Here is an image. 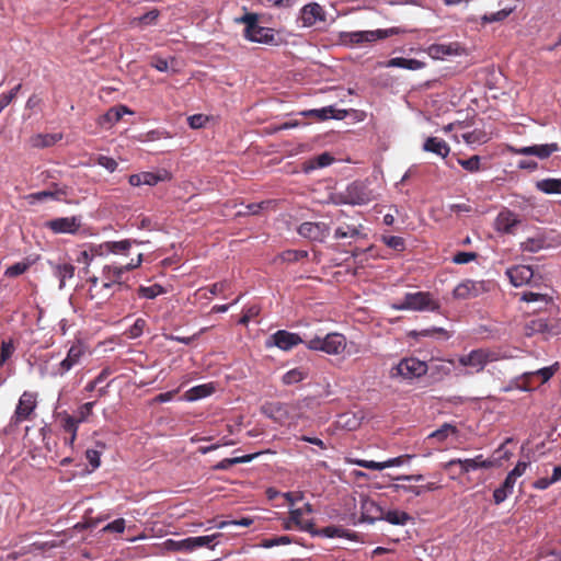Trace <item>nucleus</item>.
<instances>
[{
	"label": "nucleus",
	"instance_id": "obj_52",
	"mask_svg": "<svg viewBox=\"0 0 561 561\" xmlns=\"http://www.w3.org/2000/svg\"><path fill=\"white\" fill-rule=\"evenodd\" d=\"M359 234V229L354 226H345L336 228L334 232L335 239H344V238H356Z\"/></svg>",
	"mask_w": 561,
	"mask_h": 561
},
{
	"label": "nucleus",
	"instance_id": "obj_53",
	"mask_svg": "<svg viewBox=\"0 0 561 561\" xmlns=\"http://www.w3.org/2000/svg\"><path fill=\"white\" fill-rule=\"evenodd\" d=\"M382 241L385 242V244H387L389 248H391L396 251H403L405 248V242L402 237L383 236Z\"/></svg>",
	"mask_w": 561,
	"mask_h": 561
},
{
	"label": "nucleus",
	"instance_id": "obj_46",
	"mask_svg": "<svg viewBox=\"0 0 561 561\" xmlns=\"http://www.w3.org/2000/svg\"><path fill=\"white\" fill-rule=\"evenodd\" d=\"M304 510L302 508H296L291 510L289 512V517L295 523V526L298 527L300 530L304 531H311L313 527V523L309 520H304L302 518Z\"/></svg>",
	"mask_w": 561,
	"mask_h": 561
},
{
	"label": "nucleus",
	"instance_id": "obj_51",
	"mask_svg": "<svg viewBox=\"0 0 561 561\" xmlns=\"http://www.w3.org/2000/svg\"><path fill=\"white\" fill-rule=\"evenodd\" d=\"M536 378H526V373L515 380V388L523 391H533L538 385H535Z\"/></svg>",
	"mask_w": 561,
	"mask_h": 561
},
{
	"label": "nucleus",
	"instance_id": "obj_64",
	"mask_svg": "<svg viewBox=\"0 0 561 561\" xmlns=\"http://www.w3.org/2000/svg\"><path fill=\"white\" fill-rule=\"evenodd\" d=\"M98 164L105 168L110 172H114L118 165L115 159L107 156H100L98 158Z\"/></svg>",
	"mask_w": 561,
	"mask_h": 561
},
{
	"label": "nucleus",
	"instance_id": "obj_61",
	"mask_svg": "<svg viewBox=\"0 0 561 561\" xmlns=\"http://www.w3.org/2000/svg\"><path fill=\"white\" fill-rule=\"evenodd\" d=\"M478 254L476 252H458L455 254L453 261L456 264H467L476 260Z\"/></svg>",
	"mask_w": 561,
	"mask_h": 561
},
{
	"label": "nucleus",
	"instance_id": "obj_34",
	"mask_svg": "<svg viewBox=\"0 0 561 561\" xmlns=\"http://www.w3.org/2000/svg\"><path fill=\"white\" fill-rule=\"evenodd\" d=\"M164 549L172 552H192V540L191 537L182 539V540H174V539H168L163 542Z\"/></svg>",
	"mask_w": 561,
	"mask_h": 561
},
{
	"label": "nucleus",
	"instance_id": "obj_36",
	"mask_svg": "<svg viewBox=\"0 0 561 561\" xmlns=\"http://www.w3.org/2000/svg\"><path fill=\"white\" fill-rule=\"evenodd\" d=\"M547 247L546 238L542 236H536L533 238L526 239L520 243V249L524 252L536 253Z\"/></svg>",
	"mask_w": 561,
	"mask_h": 561
},
{
	"label": "nucleus",
	"instance_id": "obj_41",
	"mask_svg": "<svg viewBox=\"0 0 561 561\" xmlns=\"http://www.w3.org/2000/svg\"><path fill=\"white\" fill-rule=\"evenodd\" d=\"M558 370V363L552 366L540 368L536 371L526 373V378H539L541 383H546Z\"/></svg>",
	"mask_w": 561,
	"mask_h": 561
},
{
	"label": "nucleus",
	"instance_id": "obj_8",
	"mask_svg": "<svg viewBox=\"0 0 561 561\" xmlns=\"http://www.w3.org/2000/svg\"><path fill=\"white\" fill-rule=\"evenodd\" d=\"M37 407V396L31 391H24L19 399L15 411L11 417V424L18 425L30 420Z\"/></svg>",
	"mask_w": 561,
	"mask_h": 561
},
{
	"label": "nucleus",
	"instance_id": "obj_55",
	"mask_svg": "<svg viewBox=\"0 0 561 561\" xmlns=\"http://www.w3.org/2000/svg\"><path fill=\"white\" fill-rule=\"evenodd\" d=\"M21 84L15 85L11 91L0 94V113L16 98Z\"/></svg>",
	"mask_w": 561,
	"mask_h": 561
},
{
	"label": "nucleus",
	"instance_id": "obj_13",
	"mask_svg": "<svg viewBox=\"0 0 561 561\" xmlns=\"http://www.w3.org/2000/svg\"><path fill=\"white\" fill-rule=\"evenodd\" d=\"M299 20L302 26L311 27L316 25L317 22L325 21V11L319 3L310 2L301 8Z\"/></svg>",
	"mask_w": 561,
	"mask_h": 561
},
{
	"label": "nucleus",
	"instance_id": "obj_39",
	"mask_svg": "<svg viewBox=\"0 0 561 561\" xmlns=\"http://www.w3.org/2000/svg\"><path fill=\"white\" fill-rule=\"evenodd\" d=\"M165 293L167 289L159 284H153L151 286H139L137 289L138 297L145 299H154L156 297Z\"/></svg>",
	"mask_w": 561,
	"mask_h": 561
},
{
	"label": "nucleus",
	"instance_id": "obj_7",
	"mask_svg": "<svg viewBox=\"0 0 561 561\" xmlns=\"http://www.w3.org/2000/svg\"><path fill=\"white\" fill-rule=\"evenodd\" d=\"M497 354L488 348H477L467 355L459 357L458 362L461 366L470 367L476 373H480L484 367L494 360H497Z\"/></svg>",
	"mask_w": 561,
	"mask_h": 561
},
{
	"label": "nucleus",
	"instance_id": "obj_30",
	"mask_svg": "<svg viewBox=\"0 0 561 561\" xmlns=\"http://www.w3.org/2000/svg\"><path fill=\"white\" fill-rule=\"evenodd\" d=\"M536 188L545 194H561V179L540 180L536 183Z\"/></svg>",
	"mask_w": 561,
	"mask_h": 561
},
{
	"label": "nucleus",
	"instance_id": "obj_54",
	"mask_svg": "<svg viewBox=\"0 0 561 561\" xmlns=\"http://www.w3.org/2000/svg\"><path fill=\"white\" fill-rule=\"evenodd\" d=\"M480 157L472 156L469 159H459L458 163L469 172H477L480 170Z\"/></svg>",
	"mask_w": 561,
	"mask_h": 561
},
{
	"label": "nucleus",
	"instance_id": "obj_11",
	"mask_svg": "<svg viewBox=\"0 0 561 561\" xmlns=\"http://www.w3.org/2000/svg\"><path fill=\"white\" fill-rule=\"evenodd\" d=\"M506 275L515 287H520L523 285L538 287L537 283L533 282L535 274L533 268L528 265L513 266L506 271Z\"/></svg>",
	"mask_w": 561,
	"mask_h": 561
},
{
	"label": "nucleus",
	"instance_id": "obj_24",
	"mask_svg": "<svg viewBox=\"0 0 561 561\" xmlns=\"http://www.w3.org/2000/svg\"><path fill=\"white\" fill-rule=\"evenodd\" d=\"M479 291L480 285L473 280L467 279L455 287L454 297L457 299H469L477 297Z\"/></svg>",
	"mask_w": 561,
	"mask_h": 561
},
{
	"label": "nucleus",
	"instance_id": "obj_15",
	"mask_svg": "<svg viewBox=\"0 0 561 561\" xmlns=\"http://www.w3.org/2000/svg\"><path fill=\"white\" fill-rule=\"evenodd\" d=\"M298 233L313 241H322L329 234V227L324 222H302Z\"/></svg>",
	"mask_w": 561,
	"mask_h": 561
},
{
	"label": "nucleus",
	"instance_id": "obj_56",
	"mask_svg": "<svg viewBox=\"0 0 561 561\" xmlns=\"http://www.w3.org/2000/svg\"><path fill=\"white\" fill-rule=\"evenodd\" d=\"M304 378H305V374L300 369L294 368V369L288 370L283 376V382L285 385H293V383H297V382L301 381Z\"/></svg>",
	"mask_w": 561,
	"mask_h": 561
},
{
	"label": "nucleus",
	"instance_id": "obj_43",
	"mask_svg": "<svg viewBox=\"0 0 561 561\" xmlns=\"http://www.w3.org/2000/svg\"><path fill=\"white\" fill-rule=\"evenodd\" d=\"M211 393V387L208 385H199L191 388L184 394L185 400L195 401L205 398Z\"/></svg>",
	"mask_w": 561,
	"mask_h": 561
},
{
	"label": "nucleus",
	"instance_id": "obj_22",
	"mask_svg": "<svg viewBox=\"0 0 561 561\" xmlns=\"http://www.w3.org/2000/svg\"><path fill=\"white\" fill-rule=\"evenodd\" d=\"M423 150L446 158L450 152V147L442 138L428 137L423 144Z\"/></svg>",
	"mask_w": 561,
	"mask_h": 561
},
{
	"label": "nucleus",
	"instance_id": "obj_2",
	"mask_svg": "<svg viewBox=\"0 0 561 561\" xmlns=\"http://www.w3.org/2000/svg\"><path fill=\"white\" fill-rule=\"evenodd\" d=\"M396 310L438 311L440 305L428 291L407 293L403 299L392 305Z\"/></svg>",
	"mask_w": 561,
	"mask_h": 561
},
{
	"label": "nucleus",
	"instance_id": "obj_9",
	"mask_svg": "<svg viewBox=\"0 0 561 561\" xmlns=\"http://www.w3.org/2000/svg\"><path fill=\"white\" fill-rule=\"evenodd\" d=\"M342 202L350 205H365L373 201V192L363 182H353L341 195Z\"/></svg>",
	"mask_w": 561,
	"mask_h": 561
},
{
	"label": "nucleus",
	"instance_id": "obj_23",
	"mask_svg": "<svg viewBox=\"0 0 561 561\" xmlns=\"http://www.w3.org/2000/svg\"><path fill=\"white\" fill-rule=\"evenodd\" d=\"M459 45L453 44H432L427 48V54L433 59H443L446 56L458 55Z\"/></svg>",
	"mask_w": 561,
	"mask_h": 561
},
{
	"label": "nucleus",
	"instance_id": "obj_3",
	"mask_svg": "<svg viewBox=\"0 0 561 561\" xmlns=\"http://www.w3.org/2000/svg\"><path fill=\"white\" fill-rule=\"evenodd\" d=\"M239 22L245 25L244 37L247 39L260 44L276 43L274 30L259 25V15L256 13H245L239 19Z\"/></svg>",
	"mask_w": 561,
	"mask_h": 561
},
{
	"label": "nucleus",
	"instance_id": "obj_28",
	"mask_svg": "<svg viewBox=\"0 0 561 561\" xmlns=\"http://www.w3.org/2000/svg\"><path fill=\"white\" fill-rule=\"evenodd\" d=\"M515 482L511 477L506 476L503 483L493 492V501L495 504L503 503L510 494H512Z\"/></svg>",
	"mask_w": 561,
	"mask_h": 561
},
{
	"label": "nucleus",
	"instance_id": "obj_4",
	"mask_svg": "<svg viewBox=\"0 0 561 561\" xmlns=\"http://www.w3.org/2000/svg\"><path fill=\"white\" fill-rule=\"evenodd\" d=\"M307 348L320 351L329 355H340L346 348V337L337 332L328 333L325 336H314L306 342Z\"/></svg>",
	"mask_w": 561,
	"mask_h": 561
},
{
	"label": "nucleus",
	"instance_id": "obj_16",
	"mask_svg": "<svg viewBox=\"0 0 561 561\" xmlns=\"http://www.w3.org/2000/svg\"><path fill=\"white\" fill-rule=\"evenodd\" d=\"M518 216L510 209H504L499 213L495 218V229L499 232L514 233V228L519 225Z\"/></svg>",
	"mask_w": 561,
	"mask_h": 561
},
{
	"label": "nucleus",
	"instance_id": "obj_60",
	"mask_svg": "<svg viewBox=\"0 0 561 561\" xmlns=\"http://www.w3.org/2000/svg\"><path fill=\"white\" fill-rule=\"evenodd\" d=\"M125 530V519L124 518H117L111 523H108L104 528L103 531L107 533H123Z\"/></svg>",
	"mask_w": 561,
	"mask_h": 561
},
{
	"label": "nucleus",
	"instance_id": "obj_19",
	"mask_svg": "<svg viewBox=\"0 0 561 561\" xmlns=\"http://www.w3.org/2000/svg\"><path fill=\"white\" fill-rule=\"evenodd\" d=\"M170 179V174L167 171L163 173H153V172H140L137 174H131L128 179V182L133 186L140 185H150L153 186L161 181H165Z\"/></svg>",
	"mask_w": 561,
	"mask_h": 561
},
{
	"label": "nucleus",
	"instance_id": "obj_44",
	"mask_svg": "<svg viewBox=\"0 0 561 561\" xmlns=\"http://www.w3.org/2000/svg\"><path fill=\"white\" fill-rule=\"evenodd\" d=\"M160 15L159 10L152 9L148 11L147 13L142 14L141 16L134 18L130 22L133 26H146V25H152L156 24L158 18Z\"/></svg>",
	"mask_w": 561,
	"mask_h": 561
},
{
	"label": "nucleus",
	"instance_id": "obj_63",
	"mask_svg": "<svg viewBox=\"0 0 561 561\" xmlns=\"http://www.w3.org/2000/svg\"><path fill=\"white\" fill-rule=\"evenodd\" d=\"M528 466V461H518L516 466L507 473V476L511 477L514 481H516L517 478L522 477L525 473Z\"/></svg>",
	"mask_w": 561,
	"mask_h": 561
},
{
	"label": "nucleus",
	"instance_id": "obj_40",
	"mask_svg": "<svg viewBox=\"0 0 561 561\" xmlns=\"http://www.w3.org/2000/svg\"><path fill=\"white\" fill-rule=\"evenodd\" d=\"M135 241L121 240V241H107L104 242V247L107 248L108 253L113 254H127Z\"/></svg>",
	"mask_w": 561,
	"mask_h": 561
},
{
	"label": "nucleus",
	"instance_id": "obj_14",
	"mask_svg": "<svg viewBox=\"0 0 561 561\" xmlns=\"http://www.w3.org/2000/svg\"><path fill=\"white\" fill-rule=\"evenodd\" d=\"M560 147L557 142L545 144V145H534L528 147H520L516 149H512V151L519 156H536L539 159H547L552 153L559 151Z\"/></svg>",
	"mask_w": 561,
	"mask_h": 561
},
{
	"label": "nucleus",
	"instance_id": "obj_10",
	"mask_svg": "<svg viewBox=\"0 0 561 561\" xmlns=\"http://www.w3.org/2000/svg\"><path fill=\"white\" fill-rule=\"evenodd\" d=\"M85 354V347L81 342L73 343L67 352V356L55 367V376H64L81 363Z\"/></svg>",
	"mask_w": 561,
	"mask_h": 561
},
{
	"label": "nucleus",
	"instance_id": "obj_26",
	"mask_svg": "<svg viewBox=\"0 0 561 561\" xmlns=\"http://www.w3.org/2000/svg\"><path fill=\"white\" fill-rule=\"evenodd\" d=\"M62 139V134H36L30 138V144L33 148H47L51 147Z\"/></svg>",
	"mask_w": 561,
	"mask_h": 561
},
{
	"label": "nucleus",
	"instance_id": "obj_32",
	"mask_svg": "<svg viewBox=\"0 0 561 561\" xmlns=\"http://www.w3.org/2000/svg\"><path fill=\"white\" fill-rule=\"evenodd\" d=\"M450 435H454V436L458 435L457 426L453 425L450 423H444L439 428H437L436 431L432 432L428 435V439H435L438 443H443Z\"/></svg>",
	"mask_w": 561,
	"mask_h": 561
},
{
	"label": "nucleus",
	"instance_id": "obj_25",
	"mask_svg": "<svg viewBox=\"0 0 561 561\" xmlns=\"http://www.w3.org/2000/svg\"><path fill=\"white\" fill-rule=\"evenodd\" d=\"M362 519L374 523L377 519H382V508L374 501L365 499L362 501Z\"/></svg>",
	"mask_w": 561,
	"mask_h": 561
},
{
	"label": "nucleus",
	"instance_id": "obj_21",
	"mask_svg": "<svg viewBox=\"0 0 561 561\" xmlns=\"http://www.w3.org/2000/svg\"><path fill=\"white\" fill-rule=\"evenodd\" d=\"M53 274L59 280V289L65 287L66 280L75 276L76 267L69 262L54 263L49 261Z\"/></svg>",
	"mask_w": 561,
	"mask_h": 561
},
{
	"label": "nucleus",
	"instance_id": "obj_17",
	"mask_svg": "<svg viewBox=\"0 0 561 561\" xmlns=\"http://www.w3.org/2000/svg\"><path fill=\"white\" fill-rule=\"evenodd\" d=\"M300 114L306 117H314L318 122H324L329 118L343 119L347 112L345 110H336L330 105L322 108L302 111Z\"/></svg>",
	"mask_w": 561,
	"mask_h": 561
},
{
	"label": "nucleus",
	"instance_id": "obj_29",
	"mask_svg": "<svg viewBox=\"0 0 561 561\" xmlns=\"http://www.w3.org/2000/svg\"><path fill=\"white\" fill-rule=\"evenodd\" d=\"M176 64L175 57H170L169 59L161 57L158 54H154L150 57V66L160 72H167L169 69L172 71H176L174 68Z\"/></svg>",
	"mask_w": 561,
	"mask_h": 561
},
{
	"label": "nucleus",
	"instance_id": "obj_42",
	"mask_svg": "<svg viewBox=\"0 0 561 561\" xmlns=\"http://www.w3.org/2000/svg\"><path fill=\"white\" fill-rule=\"evenodd\" d=\"M520 300L525 302H541L543 306H548L552 302V297L548 294L535 293L527 290L522 293Z\"/></svg>",
	"mask_w": 561,
	"mask_h": 561
},
{
	"label": "nucleus",
	"instance_id": "obj_62",
	"mask_svg": "<svg viewBox=\"0 0 561 561\" xmlns=\"http://www.w3.org/2000/svg\"><path fill=\"white\" fill-rule=\"evenodd\" d=\"M188 125L193 129H198L205 126L208 121V117L203 114H195L187 118Z\"/></svg>",
	"mask_w": 561,
	"mask_h": 561
},
{
	"label": "nucleus",
	"instance_id": "obj_58",
	"mask_svg": "<svg viewBox=\"0 0 561 561\" xmlns=\"http://www.w3.org/2000/svg\"><path fill=\"white\" fill-rule=\"evenodd\" d=\"M94 404L95 402H87L79 407V409L77 410V415L75 416L77 421H79V423H82L88 420V417L93 412Z\"/></svg>",
	"mask_w": 561,
	"mask_h": 561
},
{
	"label": "nucleus",
	"instance_id": "obj_49",
	"mask_svg": "<svg viewBox=\"0 0 561 561\" xmlns=\"http://www.w3.org/2000/svg\"><path fill=\"white\" fill-rule=\"evenodd\" d=\"M61 195H65V191L56 190V191H41L36 193H32L28 198L36 202H43L48 198L59 199Z\"/></svg>",
	"mask_w": 561,
	"mask_h": 561
},
{
	"label": "nucleus",
	"instance_id": "obj_18",
	"mask_svg": "<svg viewBox=\"0 0 561 561\" xmlns=\"http://www.w3.org/2000/svg\"><path fill=\"white\" fill-rule=\"evenodd\" d=\"M271 337L274 345L283 351H289L304 342L299 334L286 330H278Z\"/></svg>",
	"mask_w": 561,
	"mask_h": 561
},
{
	"label": "nucleus",
	"instance_id": "obj_45",
	"mask_svg": "<svg viewBox=\"0 0 561 561\" xmlns=\"http://www.w3.org/2000/svg\"><path fill=\"white\" fill-rule=\"evenodd\" d=\"M62 430L71 434L72 439H77L78 425L80 424L77 419L68 413L60 416Z\"/></svg>",
	"mask_w": 561,
	"mask_h": 561
},
{
	"label": "nucleus",
	"instance_id": "obj_6",
	"mask_svg": "<svg viewBox=\"0 0 561 561\" xmlns=\"http://www.w3.org/2000/svg\"><path fill=\"white\" fill-rule=\"evenodd\" d=\"M427 364L415 357L403 358L399 364L391 368L390 376L392 378L401 377L404 380L420 378L427 373Z\"/></svg>",
	"mask_w": 561,
	"mask_h": 561
},
{
	"label": "nucleus",
	"instance_id": "obj_1",
	"mask_svg": "<svg viewBox=\"0 0 561 561\" xmlns=\"http://www.w3.org/2000/svg\"><path fill=\"white\" fill-rule=\"evenodd\" d=\"M403 30L400 27H390L387 30H375V31H354V32H342L340 38L343 44L364 46L370 43H375L380 39L388 38L393 35L402 33Z\"/></svg>",
	"mask_w": 561,
	"mask_h": 561
},
{
	"label": "nucleus",
	"instance_id": "obj_50",
	"mask_svg": "<svg viewBox=\"0 0 561 561\" xmlns=\"http://www.w3.org/2000/svg\"><path fill=\"white\" fill-rule=\"evenodd\" d=\"M28 268H30L28 262H18V263H14L13 265L9 266L5 270L4 275L7 277H18V276L24 274Z\"/></svg>",
	"mask_w": 561,
	"mask_h": 561
},
{
	"label": "nucleus",
	"instance_id": "obj_37",
	"mask_svg": "<svg viewBox=\"0 0 561 561\" xmlns=\"http://www.w3.org/2000/svg\"><path fill=\"white\" fill-rule=\"evenodd\" d=\"M454 466H459L458 476L466 474L470 471L477 470L476 462L471 458L468 459H451L444 465L445 469H451Z\"/></svg>",
	"mask_w": 561,
	"mask_h": 561
},
{
	"label": "nucleus",
	"instance_id": "obj_33",
	"mask_svg": "<svg viewBox=\"0 0 561 561\" xmlns=\"http://www.w3.org/2000/svg\"><path fill=\"white\" fill-rule=\"evenodd\" d=\"M497 3H499V7H501V9L495 13H491L489 15H486V14L483 15L482 21L484 23L503 21L515 10V5H503L504 0H497Z\"/></svg>",
	"mask_w": 561,
	"mask_h": 561
},
{
	"label": "nucleus",
	"instance_id": "obj_57",
	"mask_svg": "<svg viewBox=\"0 0 561 561\" xmlns=\"http://www.w3.org/2000/svg\"><path fill=\"white\" fill-rule=\"evenodd\" d=\"M230 288H231V282L228 279H225V280L211 284L206 289L209 291L210 295L217 296V295L224 294L225 291L229 290Z\"/></svg>",
	"mask_w": 561,
	"mask_h": 561
},
{
	"label": "nucleus",
	"instance_id": "obj_35",
	"mask_svg": "<svg viewBox=\"0 0 561 561\" xmlns=\"http://www.w3.org/2000/svg\"><path fill=\"white\" fill-rule=\"evenodd\" d=\"M388 67H398L409 70H419L424 67V62L417 60V59H408L403 57H396L391 58L388 61Z\"/></svg>",
	"mask_w": 561,
	"mask_h": 561
},
{
	"label": "nucleus",
	"instance_id": "obj_27",
	"mask_svg": "<svg viewBox=\"0 0 561 561\" xmlns=\"http://www.w3.org/2000/svg\"><path fill=\"white\" fill-rule=\"evenodd\" d=\"M133 112L126 105H116L111 107L101 118V124L107 123L110 126L118 123L125 114Z\"/></svg>",
	"mask_w": 561,
	"mask_h": 561
},
{
	"label": "nucleus",
	"instance_id": "obj_20",
	"mask_svg": "<svg viewBox=\"0 0 561 561\" xmlns=\"http://www.w3.org/2000/svg\"><path fill=\"white\" fill-rule=\"evenodd\" d=\"M262 413L275 422L284 424L288 419L289 407L282 402L265 403L262 407Z\"/></svg>",
	"mask_w": 561,
	"mask_h": 561
},
{
	"label": "nucleus",
	"instance_id": "obj_5",
	"mask_svg": "<svg viewBox=\"0 0 561 561\" xmlns=\"http://www.w3.org/2000/svg\"><path fill=\"white\" fill-rule=\"evenodd\" d=\"M142 254H139L136 260L131 259L129 263L125 265H104L102 268L103 284L102 289H110L114 285L118 288L123 287V275L129 271H133L141 265Z\"/></svg>",
	"mask_w": 561,
	"mask_h": 561
},
{
	"label": "nucleus",
	"instance_id": "obj_12",
	"mask_svg": "<svg viewBox=\"0 0 561 561\" xmlns=\"http://www.w3.org/2000/svg\"><path fill=\"white\" fill-rule=\"evenodd\" d=\"M45 226L54 233H69L75 234L81 227L80 218L72 217H59L48 220Z\"/></svg>",
	"mask_w": 561,
	"mask_h": 561
},
{
	"label": "nucleus",
	"instance_id": "obj_47",
	"mask_svg": "<svg viewBox=\"0 0 561 561\" xmlns=\"http://www.w3.org/2000/svg\"><path fill=\"white\" fill-rule=\"evenodd\" d=\"M291 542H293V539L289 536H277V537H273V538L262 539L259 543V547L270 549L275 546L290 545Z\"/></svg>",
	"mask_w": 561,
	"mask_h": 561
},
{
	"label": "nucleus",
	"instance_id": "obj_59",
	"mask_svg": "<svg viewBox=\"0 0 561 561\" xmlns=\"http://www.w3.org/2000/svg\"><path fill=\"white\" fill-rule=\"evenodd\" d=\"M260 313V307L253 305L243 310L242 317L240 318L241 324H248L252 319L257 317Z\"/></svg>",
	"mask_w": 561,
	"mask_h": 561
},
{
	"label": "nucleus",
	"instance_id": "obj_31",
	"mask_svg": "<svg viewBox=\"0 0 561 561\" xmlns=\"http://www.w3.org/2000/svg\"><path fill=\"white\" fill-rule=\"evenodd\" d=\"M220 537H222L221 533H216L209 536L191 537L193 551L202 547L214 549Z\"/></svg>",
	"mask_w": 561,
	"mask_h": 561
},
{
	"label": "nucleus",
	"instance_id": "obj_48",
	"mask_svg": "<svg viewBox=\"0 0 561 561\" xmlns=\"http://www.w3.org/2000/svg\"><path fill=\"white\" fill-rule=\"evenodd\" d=\"M435 334L442 335L444 339L450 337L449 333L445 329L437 328V327H433V328L424 329V330H420V331L414 330L409 333V335L412 337L433 336Z\"/></svg>",
	"mask_w": 561,
	"mask_h": 561
},
{
	"label": "nucleus",
	"instance_id": "obj_38",
	"mask_svg": "<svg viewBox=\"0 0 561 561\" xmlns=\"http://www.w3.org/2000/svg\"><path fill=\"white\" fill-rule=\"evenodd\" d=\"M382 519L392 525H405L411 519V517L403 511L392 510L386 513L382 511Z\"/></svg>",
	"mask_w": 561,
	"mask_h": 561
}]
</instances>
